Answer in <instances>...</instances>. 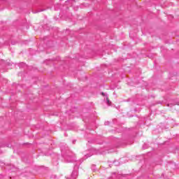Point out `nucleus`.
<instances>
[{"mask_svg": "<svg viewBox=\"0 0 179 179\" xmlns=\"http://www.w3.org/2000/svg\"><path fill=\"white\" fill-rule=\"evenodd\" d=\"M78 178V169H74L71 173V179H76Z\"/></svg>", "mask_w": 179, "mask_h": 179, "instance_id": "f257e3e1", "label": "nucleus"}, {"mask_svg": "<svg viewBox=\"0 0 179 179\" xmlns=\"http://www.w3.org/2000/svg\"><path fill=\"white\" fill-rule=\"evenodd\" d=\"M106 101H107V103H108V106H110V105H111V101H110L108 100V98H106Z\"/></svg>", "mask_w": 179, "mask_h": 179, "instance_id": "f03ea898", "label": "nucleus"}, {"mask_svg": "<svg viewBox=\"0 0 179 179\" xmlns=\"http://www.w3.org/2000/svg\"><path fill=\"white\" fill-rule=\"evenodd\" d=\"M73 160H75V159L68 160V162H69V163H71V162H73Z\"/></svg>", "mask_w": 179, "mask_h": 179, "instance_id": "7ed1b4c3", "label": "nucleus"}, {"mask_svg": "<svg viewBox=\"0 0 179 179\" xmlns=\"http://www.w3.org/2000/svg\"><path fill=\"white\" fill-rule=\"evenodd\" d=\"M61 150H62V153H64V148H62Z\"/></svg>", "mask_w": 179, "mask_h": 179, "instance_id": "20e7f679", "label": "nucleus"}, {"mask_svg": "<svg viewBox=\"0 0 179 179\" xmlns=\"http://www.w3.org/2000/svg\"><path fill=\"white\" fill-rule=\"evenodd\" d=\"M90 156H92V155H88L87 157H90Z\"/></svg>", "mask_w": 179, "mask_h": 179, "instance_id": "39448f33", "label": "nucleus"}, {"mask_svg": "<svg viewBox=\"0 0 179 179\" xmlns=\"http://www.w3.org/2000/svg\"><path fill=\"white\" fill-rule=\"evenodd\" d=\"M75 169H78V166H75Z\"/></svg>", "mask_w": 179, "mask_h": 179, "instance_id": "423d86ee", "label": "nucleus"}, {"mask_svg": "<svg viewBox=\"0 0 179 179\" xmlns=\"http://www.w3.org/2000/svg\"><path fill=\"white\" fill-rule=\"evenodd\" d=\"M71 1H73V0H71Z\"/></svg>", "mask_w": 179, "mask_h": 179, "instance_id": "0eeeda50", "label": "nucleus"}]
</instances>
